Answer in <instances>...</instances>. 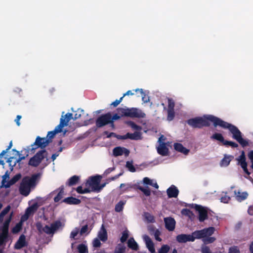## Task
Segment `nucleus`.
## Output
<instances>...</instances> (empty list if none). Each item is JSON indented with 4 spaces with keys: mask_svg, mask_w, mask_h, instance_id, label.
I'll return each mask as SVG.
<instances>
[{
    "mask_svg": "<svg viewBox=\"0 0 253 253\" xmlns=\"http://www.w3.org/2000/svg\"><path fill=\"white\" fill-rule=\"evenodd\" d=\"M187 124L193 128H202L203 127H209L211 123L216 127L217 126L223 129H227L232 134V138L235 139L243 147L249 145L248 141L242 137V134L238 128L219 118L212 115H205L203 117H197L189 119Z\"/></svg>",
    "mask_w": 253,
    "mask_h": 253,
    "instance_id": "obj_1",
    "label": "nucleus"
},
{
    "mask_svg": "<svg viewBox=\"0 0 253 253\" xmlns=\"http://www.w3.org/2000/svg\"><path fill=\"white\" fill-rule=\"evenodd\" d=\"M41 177V173L32 174L31 176H24L19 186L20 193L25 196H27L30 193L31 189L34 188Z\"/></svg>",
    "mask_w": 253,
    "mask_h": 253,
    "instance_id": "obj_2",
    "label": "nucleus"
},
{
    "mask_svg": "<svg viewBox=\"0 0 253 253\" xmlns=\"http://www.w3.org/2000/svg\"><path fill=\"white\" fill-rule=\"evenodd\" d=\"M13 216V211H11L9 216L5 219L3 225L0 226V247L4 248L6 243L10 239L9 226Z\"/></svg>",
    "mask_w": 253,
    "mask_h": 253,
    "instance_id": "obj_3",
    "label": "nucleus"
},
{
    "mask_svg": "<svg viewBox=\"0 0 253 253\" xmlns=\"http://www.w3.org/2000/svg\"><path fill=\"white\" fill-rule=\"evenodd\" d=\"M72 113H67L64 116H62L59 124L55 127L53 130L48 132L45 138H47V140L49 141V143L52 141V139L55 134L61 132L63 127L68 125L69 122L72 118Z\"/></svg>",
    "mask_w": 253,
    "mask_h": 253,
    "instance_id": "obj_4",
    "label": "nucleus"
},
{
    "mask_svg": "<svg viewBox=\"0 0 253 253\" xmlns=\"http://www.w3.org/2000/svg\"><path fill=\"white\" fill-rule=\"evenodd\" d=\"M47 155L48 153L45 149L40 150L30 158L28 162L29 165L34 167H38L42 161L47 157Z\"/></svg>",
    "mask_w": 253,
    "mask_h": 253,
    "instance_id": "obj_5",
    "label": "nucleus"
},
{
    "mask_svg": "<svg viewBox=\"0 0 253 253\" xmlns=\"http://www.w3.org/2000/svg\"><path fill=\"white\" fill-rule=\"evenodd\" d=\"M49 144V141L47 140V138L41 137L38 136L36 137L35 142L32 144L30 147L31 148H29V150H31V151H34L37 149L40 148L42 150H43L48 144Z\"/></svg>",
    "mask_w": 253,
    "mask_h": 253,
    "instance_id": "obj_6",
    "label": "nucleus"
},
{
    "mask_svg": "<svg viewBox=\"0 0 253 253\" xmlns=\"http://www.w3.org/2000/svg\"><path fill=\"white\" fill-rule=\"evenodd\" d=\"M211 138L213 140L218 141L226 146H229L232 148H237L239 146L236 142L225 140L222 134L220 133H214L211 136Z\"/></svg>",
    "mask_w": 253,
    "mask_h": 253,
    "instance_id": "obj_7",
    "label": "nucleus"
},
{
    "mask_svg": "<svg viewBox=\"0 0 253 253\" xmlns=\"http://www.w3.org/2000/svg\"><path fill=\"white\" fill-rule=\"evenodd\" d=\"M111 115L110 113L102 115L99 117L96 120V126L97 127H101L111 122Z\"/></svg>",
    "mask_w": 253,
    "mask_h": 253,
    "instance_id": "obj_8",
    "label": "nucleus"
},
{
    "mask_svg": "<svg viewBox=\"0 0 253 253\" xmlns=\"http://www.w3.org/2000/svg\"><path fill=\"white\" fill-rule=\"evenodd\" d=\"M236 160L238 162L237 165L241 166L246 174H247L248 175H250L251 174V172L248 170L247 168L248 164L246 162V158L245 152L242 151L241 155L238 157L236 158Z\"/></svg>",
    "mask_w": 253,
    "mask_h": 253,
    "instance_id": "obj_9",
    "label": "nucleus"
},
{
    "mask_svg": "<svg viewBox=\"0 0 253 253\" xmlns=\"http://www.w3.org/2000/svg\"><path fill=\"white\" fill-rule=\"evenodd\" d=\"M145 114L141 110L136 108H127V117L130 118H144L145 117Z\"/></svg>",
    "mask_w": 253,
    "mask_h": 253,
    "instance_id": "obj_10",
    "label": "nucleus"
},
{
    "mask_svg": "<svg viewBox=\"0 0 253 253\" xmlns=\"http://www.w3.org/2000/svg\"><path fill=\"white\" fill-rule=\"evenodd\" d=\"M102 176L99 175L90 177L87 180L86 186L89 185L91 188V191L95 192L94 188L100 184Z\"/></svg>",
    "mask_w": 253,
    "mask_h": 253,
    "instance_id": "obj_11",
    "label": "nucleus"
},
{
    "mask_svg": "<svg viewBox=\"0 0 253 253\" xmlns=\"http://www.w3.org/2000/svg\"><path fill=\"white\" fill-rule=\"evenodd\" d=\"M12 150L15 151L17 153V154L19 156V157L18 159H16L14 157H11L9 158L7 160V162L9 164V166L10 167V169L11 170H13V167L16 166L17 163H18L19 165L20 162L22 160L25 159V156H20V154L19 153V151H16L15 149H13Z\"/></svg>",
    "mask_w": 253,
    "mask_h": 253,
    "instance_id": "obj_12",
    "label": "nucleus"
},
{
    "mask_svg": "<svg viewBox=\"0 0 253 253\" xmlns=\"http://www.w3.org/2000/svg\"><path fill=\"white\" fill-rule=\"evenodd\" d=\"M195 209L199 212V220L200 222H203L208 218V212L202 206L196 205Z\"/></svg>",
    "mask_w": 253,
    "mask_h": 253,
    "instance_id": "obj_13",
    "label": "nucleus"
},
{
    "mask_svg": "<svg viewBox=\"0 0 253 253\" xmlns=\"http://www.w3.org/2000/svg\"><path fill=\"white\" fill-rule=\"evenodd\" d=\"M194 238L191 234H181L176 236V240L179 243H185L187 242H193Z\"/></svg>",
    "mask_w": 253,
    "mask_h": 253,
    "instance_id": "obj_14",
    "label": "nucleus"
},
{
    "mask_svg": "<svg viewBox=\"0 0 253 253\" xmlns=\"http://www.w3.org/2000/svg\"><path fill=\"white\" fill-rule=\"evenodd\" d=\"M165 227L169 231H172L175 227L176 222L174 219L171 217H165L164 218Z\"/></svg>",
    "mask_w": 253,
    "mask_h": 253,
    "instance_id": "obj_15",
    "label": "nucleus"
},
{
    "mask_svg": "<svg viewBox=\"0 0 253 253\" xmlns=\"http://www.w3.org/2000/svg\"><path fill=\"white\" fill-rule=\"evenodd\" d=\"M36 226L38 231L41 233L44 232L47 234H53L51 226H49L48 225H46L44 227H43L42 223L38 222L36 224Z\"/></svg>",
    "mask_w": 253,
    "mask_h": 253,
    "instance_id": "obj_16",
    "label": "nucleus"
},
{
    "mask_svg": "<svg viewBox=\"0 0 253 253\" xmlns=\"http://www.w3.org/2000/svg\"><path fill=\"white\" fill-rule=\"evenodd\" d=\"M27 246V243L26 241V237L24 235L22 234L15 244L14 248L15 250H20Z\"/></svg>",
    "mask_w": 253,
    "mask_h": 253,
    "instance_id": "obj_17",
    "label": "nucleus"
},
{
    "mask_svg": "<svg viewBox=\"0 0 253 253\" xmlns=\"http://www.w3.org/2000/svg\"><path fill=\"white\" fill-rule=\"evenodd\" d=\"M158 154L163 156H167L169 154V150L164 142H160L159 146L157 148Z\"/></svg>",
    "mask_w": 253,
    "mask_h": 253,
    "instance_id": "obj_18",
    "label": "nucleus"
},
{
    "mask_svg": "<svg viewBox=\"0 0 253 253\" xmlns=\"http://www.w3.org/2000/svg\"><path fill=\"white\" fill-rule=\"evenodd\" d=\"M143 239L145 242L146 247L151 253H155L154 244L151 238L146 235L143 236Z\"/></svg>",
    "mask_w": 253,
    "mask_h": 253,
    "instance_id": "obj_19",
    "label": "nucleus"
},
{
    "mask_svg": "<svg viewBox=\"0 0 253 253\" xmlns=\"http://www.w3.org/2000/svg\"><path fill=\"white\" fill-rule=\"evenodd\" d=\"M167 195L169 198H176L179 194V190L177 188L172 185L167 190Z\"/></svg>",
    "mask_w": 253,
    "mask_h": 253,
    "instance_id": "obj_20",
    "label": "nucleus"
},
{
    "mask_svg": "<svg viewBox=\"0 0 253 253\" xmlns=\"http://www.w3.org/2000/svg\"><path fill=\"white\" fill-rule=\"evenodd\" d=\"M233 159L234 156L233 155L225 154L223 158L220 161V165L221 167H227Z\"/></svg>",
    "mask_w": 253,
    "mask_h": 253,
    "instance_id": "obj_21",
    "label": "nucleus"
},
{
    "mask_svg": "<svg viewBox=\"0 0 253 253\" xmlns=\"http://www.w3.org/2000/svg\"><path fill=\"white\" fill-rule=\"evenodd\" d=\"M21 174L20 173H17L9 181H7V183L4 185L5 188H9L11 185L14 184L17 182L21 178Z\"/></svg>",
    "mask_w": 253,
    "mask_h": 253,
    "instance_id": "obj_22",
    "label": "nucleus"
},
{
    "mask_svg": "<svg viewBox=\"0 0 253 253\" xmlns=\"http://www.w3.org/2000/svg\"><path fill=\"white\" fill-rule=\"evenodd\" d=\"M174 149L185 155H187L189 152V150L184 147L182 144L179 143H175L173 145Z\"/></svg>",
    "mask_w": 253,
    "mask_h": 253,
    "instance_id": "obj_23",
    "label": "nucleus"
},
{
    "mask_svg": "<svg viewBox=\"0 0 253 253\" xmlns=\"http://www.w3.org/2000/svg\"><path fill=\"white\" fill-rule=\"evenodd\" d=\"M63 202L69 205H79L81 203V201L76 198L73 197H69L65 198L63 200Z\"/></svg>",
    "mask_w": 253,
    "mask_h": 253,
    "instance_id": "obj_24",
    "label": "nucleus"
},
{
    "mask_svg": "<svg viewBox=\"0 0 253 253\" xmlns=\"http://www.w3.org/2000/svg\"><path fill=\"white\" fill-rule=\"evenodd\" d=\"M236 195V199L238 201L241 202L246 199L248 196V194L247 192H241L238 191L237 192L234 191Z\"/></svg>",
    "mask_w": 253,
    "mask_h": 253,
    "instance_id": "obj_25",
    "label": "nucleus"
},
{
    "mask_svg": "<svg viewBox=\"0 0 253 253\" xmlns=\"http://www.w3.org/2000/svg\"><path fill=\"white\" fill-rule=\"evenodd\" d=\"M57 190H59V192L56 196L54 198V201L55 203L58 202L61 200L64 195V187L63 185L61 186Z\"/></svg>",
    "mask_w": 253,
    "mask_h": 253,
    "instance_id": "obj_26",
    "label": "nucleus"
},
{
    "mask_svg": "<svg viewBox=\"0 0 253 253\" xmlns=\"http://www.w3.org/2000/svg\"><path fill=\"white\" fill-rule=\"evenodd\" d=\"M127 246L129 248L134 251L139 249L138 245L133 238H130L127 241Z\"/></svg>",
    "mask_w": 253,
    "mask_h": 253,
    "instance_id": "obj_27",
    "label": "nucleus"
},
{
    "mask_svg": "<svg viewBox=\"0 0 253 253\" xmlns=\"http://www.w3.org/2000/svg\"><path fill=\"white\" fill-rule=\"evenodd\" d=\"M101 230L102 231H100L98 234V237L102 242H105L107 240L108 237L107 231L103 225H102Z\"/></svg>",
    "mask_w": 253,
    "mask_h": 253,
    "instance_id": "obj_28",
    "label": "nucleus"
},
{
    "mask_svg": "<svg viewBox=\"0 0 253 253\" xmlns=\"http://www.w3.org/2000/svg\"><path fill=\"white\" fill-rule=\"evenodd\" d=\"M191 235L194 238L193 242L196 239H201L205 238V234L202 230H196L194 232H192Z\"/></svg>",
    "mask_w": 253,
    "mask_h": 253,
    "instance_id": "obj_29",
    "label": "nucleus"
},
{
    "mask_svg": "<svg viewBox=\"0 0 253 253\" xmlns=\"http://www.w3.org/2000/svg\"><path fill=\"white\" fill-rule=\"evenodd\" d=\"M80 180V177L77 175L71 177L66 182V185L69 186H73L76 184Z\"/></svg>",
    "mask_w": 253,
    "mask_h": 253,
    "instance_id": "obj_30",
    "label": "nucleus"
},
{
    "mask_svg": "<svg viewBox=\"0 0 253 253\" xmlns=\"http://www.w3.org/2000/svg\"><path fill=\"white\" fill-rule=\"evenodd\" d=\"M134 91L135 92L139 91L140 93V94L142 96V100L143 101V102L144 103H147L150 101L149 97L148 96V95L147 94H145V93L143 91V89L138 88V89H136L135 90H134Z\"/></svg>",
    "mask_w": 253,
    "mask_h": 253,
    "instance_id": "obj_31",
    "label": "nucleus"
},
{
    "mask_svg": "<svg viewBox=\"0 0 253 253\" xmlns=\"http://www.w3.org/2000/svg\"><path fill=\"white\" fill-rule=\"evenodd\" d=\"M62 223L60 220H56L53 223L51 224V228L53 232V234L60 227L62 226Z\"/></svg>",
    "mask_w": 253,
    "mask_h": 253,
    "instance_id": "obj_32",
    "label": "nucleus"
},
{
    "mask_svg": "<svg viewBox=\"0 0 253 253\" xmlns=\"http://www.w3.org/2000/svg\"><path fill=\"white\" fill-rule=\"evenodd\" d=\"M126 136L127 139L131 140H138L140 138V134L138 132H135L133 133H127Z\"/></svg>",
    "mask_w": 253,
    "mask_h": 253,
    "instance_id": "obj_33",
    "label": "nucleus"
},
{
    "mask_svg": "<svg viewBox=\"0 0 253 253\" xmlns=\"http://www.w3.org/2000/svg\"><path fill=\"white\" fill-rule=\"evenodd\" d=\"M215 229L213 227H210L209 228H204L203 231L205 234V237L210 236L212 235L214 232Z\"/></svg>",
    "mask_w": 253,
    "mask_h": 253,
    "instance_id": "obj_34",
    "label": "nucleus"
},
{
    "mask_svg": "<svg viewBox=\"0 0 253 253\" xmlns=\"http://www.w3.org/2000/svg\"><path fill=\"white\" fill-rule=\"evenodd\" d=\"M126 204L125 201H120L115 206V211L116 212H121L123 210L124 205Z\"/></svg>",
    "mask_w": 253,
    "mask_h": 253,
    "instance_id": "obj_35",
    "label": "nucleus"
},
{
    "mask_svg": "<svg viewBox=\"0 0 253 253\" xmlns=\"http://www.w3.org/2000/svg\"><path fill=\"white\" fill-rule=\"evenodd\" d=\"M113 155L115 157L121 156L124 154V148L121 147H117L114 148Z\"/></svg>",
    "mask_w": 253,
    "mask_h": 253,
    "instance_id": "obj_36",
    "label": "nucleus"
},
{
    "mask_svg": "<svg viewBox=\"0 0 253 253\" xmlns=\"http://www.w3.org/2000/svg\"><path fill=\"white\" fill-rule=\"evenodd\" d=\"M77 249L79 253H87L88 252L87 246L83 244L79 245Z\"/></svg>",
    "mask_w": 253,
    "mask_h": 253,
    "instance_id": "obj_37",
    "label": "nucleus"
},
{
    "mask_svg": "<svg viewBox=\"0 0 253 253\" xmlns=\"http://www.w3.org/2000/svg\"><path fill=\"white\" fill-rule=\"evenodd\" d=\"M138 189L142 192L146 196H149L151 195V191L148 187L144 188L142 186H138Z\"/></svg>",
    "mask_w": 253,
    "mask_h": 253,
    "instance_id": "obj_38",
    "label": "nucleus"
},
{
    "mask_svg": "<svg viewBox=\"0 0 253 253\" xmlns=\"http://www.w3.org/2000/svg\"><path fill=\"white\" fill-rule=\"evenodd\" d=\"M22 229V222H20L16 224L12 229V232L13 234H16L18 233Z\"/></svg>",
    "mask_w": 253,
    "mask_h": 253,
    "instance_id": "obj_39",
    "label": "nucleus"
},
{
    "mask_svg": "<svg viewBox=\"0 0 253 253\" xmlns=\"http://www.w3.org/2000/svg\"><path fill=\"white\" fill-rule=\"evenodd\" d=\"M126 247L121 244H119L115 248L114 253H124L125 252Z\"/></svg>",
    "mask_w": 253,
    "mask_h": 253,
    "instance_id": "obj_40",
    "label": "nucleus"
},
{
    "mask_svg": "<svg viewBox=\"0 0 253 253\" xmlns=\"http://www.w3.org/2000/svg\"><path fill=\"white\" fill-rule=\"evenodd\" d=\"M181 212L182 214L187 216L189 218H191L192 216L194 215L193 212L190 210L188 209H182Z\"/></svg>",
    "mask_w": 253,
    "mask_h": 253,
    "instance_id": "obj_41",
    "label": "nucleus"
},
{
    "mask_svg": "<svg viewBox=\"0 0 253 253\" xmlns=\"http://www.w3.org/2000/svg\"><path fill=\"white\" fill-rule=\"evenodd\" d=\"M170 250V247L168 245H163L159 250L158 253H168Z\"/></svg>",
    "mask_w": 253,
    "mask_h": 253,
    "instance_id": "obj_42",
    "label": "nucleus"
},
{
    "mask_svg": "<svg viewBox=\"0 0 253 253\" xmlns=\"http://www.w3.org/2000/svg\"><path fill=\"white\" fill-rule=\"evenodd\" d=\"M37 210V204H34L31 207L28 208L25 212V215L28 217L29 214L33 211Z\"/></svg>",
    "mask_w": 253,
    "mask_h": 253,
    "instance_id": "obj_43",
    "label": "nucleus"
},
{
    "mask_svg": "<svg viewBox=\"0 0 253 253\" xmlns=\"http://www.w3.org/2000/svg\"><path fill=\"white\" fill-rule=\"evenodd\" d=\"M117 111L121 117H127V108H118Z\"/></svg>",
    "mask_w": 253,
    "mask_h": 253,
    "instance_id": "obj_44",
    "label": "nucleus"
},
{
    "mask_svg": "<svg viewBox=\"0 0 253 253\" xmlns=\"http://www.w3.org/2000/svg\"><path fill=\"white\" fill-rule=\"evenodd\" d=\"M174 110H168L167 120L169 121H171L174 119Z\"/></svg>",
    "mask_w": 253,
    "mask_h": 253,
    "instance_id": "obj_45",
    "label": "nucleus"
},
{
    "mask_svg": "<svg viewBox=\"0 0 253 253\" xmlns=\"http://www.w3.org/2000/svg\"><path fill=\"white\" fill-rule=\"evenodd\" d=\"M126 166L130 172H134L136 171V169L133 166L132 161H127Z\"/></svg>",
    "mask_w": 253,
    "mask_h": 253,
    "instance_id": "obj_46",
    "label": "nucleus"
},
{
    "mask_svg": "<svg viewBox=\"0 0 253 253\" xmlns=\"http://www.w3.org/2000/svg\"><path fill=\"white\" fill-rule=\"evenodd\" d=\"M126 124L133 129L138 130L141 128L140 126L137 125L135 123H134L132 121H128L126 122Z\"/></svg>",
    "mask_w": 253,
    "mask_h": 253,
    "instance_id": "obj_47",
    "label": "nucleus"
},
{
    "mask_svg": "<svg viewBox=\"0 0 253 253\" xmlns=\"http://www.w3.org/2000/svg\"><path fill=\"white\" fill-rule=\"evenodd\" d=\"M128 237V231L125 230V231H123V232L122 233V236L120 239L121 242L122 243L125 242L126 241Z\"/></svg>",
    "mask_w": 253,
    "mask_h": 253,
    "instance_id": "obj_48",
    "label": "nucleus"
},
{
    "mask_svg": "<svg viewBox=\"0 0 253 253\" xmlns=\"http://www.w3.org/2000/svg\"><path fill=\"white\" fill-rule=\"evenodd\" d=\"M145 218L149 222L153 223L155 222L154 216L148 212L145 213Z\"/></svg>",
    "mask_w": 253,
    "mask_h": 253,
    "instance_id": "obj_49",
    "label": "nucleus"
},
{
    "mask_svg": "<svg viewBox=\"0 0 253 253\" xmlns=\"http://www.w3.org/2000/svg\"><path fill=\"white\" fill-rule=\"evenodd\" d=\"M215 240V238L213 237L207 236L204 239V242L205 244H210L213 243Z\"/></svg>",
    "mask_w": 253,
    "mask_h": 253,
    "instance_id": "obj_50",
    "label": "nucleus"
},
{
    "mask_svg": "<svg viewBox=\"0 0 253 253\" xmlns=\"http://www.w3.org/2000/svg\"><path fill=\"white\" fill-rule=\"evenodd\" d=\"M175 103L171 98L168 99V110H174Z\"/></svg>",
    "mask_w": 253,
    "mask_h": 253,
    "instance_id": "obj_51",
    "label": "nucleus"
},
{
    "mask_svg": "<svg viewBox=\"0 0 253 253\" xmlns=\"http://www.w3.org/2000/svg\"><path fill=\"white\" fill-rule=\"evenodd\" d=\"M9 172H8V171L7 170L5 172V174L2 176V186L4 187V185H5V183L6 182L7 183V181H6V179L7 178H9Z\"/></svg>",
    "mask_w": 253,
    "mask_h": 253,
    "instance_id": "obj_52",
    "label": "nucleus"
},
{
    "mask_svg": "<svg viewBox=\"0 0 253 253\" xmlns=\"http://www.w3.org/2000/svg\"><path fill=\"white\" fill-rule=\"evenodd\" d=\"M160 235L161 232L159 229H157V231L153 234L155 237V240L159 242H161L162 241V239L160 237Z\"/></svg>",
    "mask_w": 253,
    "mask_h": 253,
    "instance_id": "obj_53",
    "label": "nucleus"
},
{
    "mask_svg": "<svg viewBox=\"0 0 253 253\" xmlns=\"http://www.w3.org/2000/svg\"><path fill=\"white\" fill-rule=\"evenodd\" d=\"M157 229H156V227L153 225H151L148 227V231L151 235H153V234L157 231Z\"/></svg>",
    "mask_w": 253,
    "mask_h": 253,
    "instance_id": "obj_54",
    "label": "nucleus"
},
{
    "mask_svg": "<svg viewBox=\"0 0 253 253\" xmlns=\"http://www.w3.org/2000/svg\"><path fill=\"white\" fill-rule=\"evenodd\" d=\"M143 182L144 184L153 185L152 180L147 177H145L143 178Z\"/></svg>",
    "mask_w": 253,
    "mask_h": 253,
    "instance_id": "obj_55",
    "label": "nucleus"
},
{
    "mask_svg": "<svg viewBox=\"0 0 253 253\" xmlns=\"http://www.w3.org/2000/svg\"><path fill=\"white\" fill-rule=\"evenodd\" d=\"M84 111L83 110H81V111H78L74 115V117H73V116H72V118L71 119V120L72 119H73L74 120H76L78 119H79L81 118V112H83Z\"/></svg>",
    "mask_w": 253,
    "mask_h": 253,
    "instance_id": "obj_56",
    "label": "nucleus"
},
{
    "mask_svg": "<svg viewBox=\"0 0 253 253\" xmlns=\"http://www.w3.org/2000/svg\"><path fill=\"white\" fill-rule=\"evenodd\" d=\"M10 209V206L8 205L1 211L0 213L4 216L9 211Z\"/></svg>",
    "mask_w": 253,
    "mask_h": 253,
    "instance_id": "obj_57",
    "label": "nucleus"
},
{
    "mask_svg": "<svg viewBox=\"0 0 253 253\" xmlns=\"http://www.w3.org/2000/svg\"><path fill=\"white\" fill-rule=\"evenodd\" d=\"M106 185V183H104L103 184L98 185L97 187H95L94 190H95V192H99Z\"/></svg>",
    "mask_w": 253,
    "mask_h": 253,
    "instance_id": "obj_58",
    "label": "nucleus"
},
{
    "mask_svg": "<svg viewBox=\"0 0 253 253\" xmlns=\"http://www.w3.org/2000/svg\"><path fill=\"white\" fill-rule=\"evenodd\" d=\"M93 247L95 248L100 247L101 246V243L100 240L97 238L95 239L93 242Z\"/></svg>",
    "mask_w": 253,
    "mask_h": 253,
    "instance_id": "obj_59",
    "label": "nucleus"
},
{
    "mask_svg": "<svg viewBox=\"0 0 253 253\" xmlns=\"http://www.w3.org/2000/svg\"><path fill=\"white\" fill-rule=\"evenodd\" d=\"M79 230L78 229H76L75 230L72 231L70 234V238L72 239H75V237L78 234Z\"/></svg>",
    "mask_w": 253,
    "mask_h": 253,
    "instance_id": "obj_60",
    "label": "nucleus"
},
{
    "mask_svg": "<svg viewBox=\"0 0 253 253\" xmlns=\"http://www.w3.org/2000/svg\"><path fill=\"white\" fill-rule=\"evenodd\" d=\"M103 134H105V135H107V138H110V137H111L112 136H114V137H117V135L114 132L109 133L108 131H104Z\"/></svg>",
    "mask_w": 253,
    "mask_h": 253,
    "instance_id": "obj_61",
    "label": "nucleus"
},
{
    "mask_svg": "<svg viewBox=\"0 0 253 253\" xmlns=\"http://www.w3.org/2000/svg\"><path fill=\"white\" fill-rule=\"evenodd\" d=\"M230 200V197L228 196H224L221 198V202L224 203H227L228 201Z\"/></svg>",
    "mask_w": 253,
    "mask_h": 253,
    "instance_id": "obj_62",
    "label": "nucleus"
},
{
    "mask_svg": "<svg viewBox=\"0 0 253 253\" xmlns=\"http://www.w3.org/2000/svg\"><path fill=\"white\" fill-rule=\"evenodd\" d=\"M87 230H88V225H85L83 226L80 230V234L83 235V234H84L85 232H87Z\"/></svg>",
    "mask_w": 253,
    "mask_h": 253,
    "instance_id": "obj_63",
    "label": "nucleus"
},
{
    "mask_svg": "<svg viewBox=\"0 0 253 253\" xmlns=\"http://www.w3.org/2000/svg\"><path fill=\"white\" fill-rule=\"evenodd\" d=\"M229 253H240V251L237 247H234L230 248Z\"/></svg>",
    "mask_w": 253,
    "mask_h": 253,
    "instance_id": "obj_64",
    "label": "nucleus"
}]
</instances>
